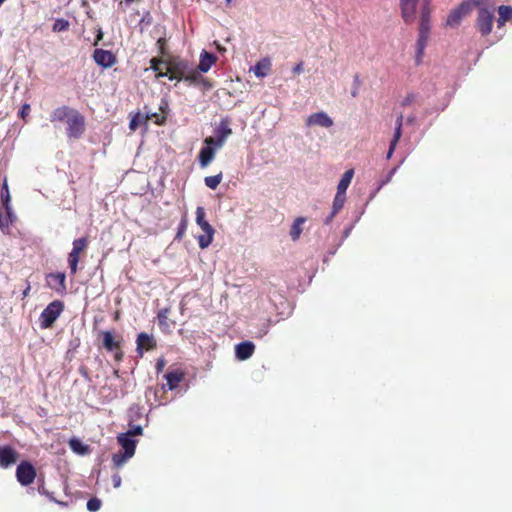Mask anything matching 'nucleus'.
I'll use <instances>...</instances> for the list:
<instances>
[{
	"mask_svg": "<svg viewBox=\"0 0 512 512\" xmlns=\"http://www.w3.org/2000/svg\"><path fill=\"white\" fill-rule=\"evenodd\" d=\"M47 285L59 294L66 292V276L62 272L49 273L46 277Z\"/></svg>",
	"mask_w": 512,
	"mask_h": 512,
	"instance_id": "12",
	"label": "nucleus"
},
{
	"mask_svg": "<svg viewBox=\"0 0 512 512\" xmlns=\"http://www.w3.org/2000/svg\"><path fill=\"white\" fill-rule=\"evenodd\" d=\"M69 26H70V24H69L68 20L60 18V19L55 20V22L52 26V30L54 32L66 31V30H68Z\"/></svg>",
	"mask_w": 512,
	"mask_h": 512,
	"instance_id": "38",
	"label": "nucleus"
},
{
	"mask_svg": "<svg viewBox=\"0 0 512 512\" xmlns=\"http://www.w3.org/2000/svg\"><path fill=\"white\" fill-rule=\"evenodd\" d=\"M148 119H150L148 115L143 117L140 113H136L130 120V130L135 131L139 127L140 123L146 122Z\"/></svg>",
	"mask_w": 512,
	"mask_h": 512,
	"instance_id": "33",
	"label": "nucleus"
},
{
	"mask_svg": "<svg viewBox=\"0 0 512 512\" xmlns=\"http://www.w3.org/2000/svg\"><path fill=\"white\" fill-rule=\"evenodd\" d=\"M69 446L74 452L79 454H85L88 451L87 446L83 445L82 442L76 438L70 439Z\"/></svg>",
	"mask_w": 512,
	"mask_h": 512,
	"instance_id": "34",
	"label": "nucleus"
},
{
	"mask_svg": "<svg viewBox=\"0 0 512 512\" xmlns=\"http://www.w3.org/2000/svg\"><path fill=\"white\" fill-rule=\"evenodd\" d=\"M99 336L102 338V347L107 352L113 353V357L116 362H121L124 358L122 337L115 335L113 331H101Z\"/></svg>",
	"mask_w": 512,
	"mask_h": 512,
	"instance_id": "2",
	"label": "nucleus"
},
{
	"mask_svg": "<svg viewBox=\"0 0 512 512\" xmlns=\"http://www.w3.org/2000/svg\"><path fill=\"white\" fill-rule=\"evenodd\" d=\"M403 114L400 113L396 118V127L393 135V139L390 142L389 150L387 152V159H390L395 151V148L402 136V126H403Z\"/></svg>",
	"mask_w": 512,
	"mask_h": 512,
	"instance_id": "18",
	"label": "nucleus"
},
{
	"mask_svg": "<svg viewBox=\"0 0 512 512\" xmlns=\"http://www.w3.org/2000/svg\"><path fill=\"white\" fill-rule=\"evenodd\" d=\"M122 479L118 473L112 475V484L114 488H119L121 486Z\"/></svg>",
	"mask_w": 512,
	"mask_h": 512,
	"instance_id": "44",
	"label": "nucleus"
},
{
	"mask_svg": "<svg viewBox=\"0 0 512 512\" xmlns=\"http://www.w3.org/2000/svg\"><path fill=\"white\" fill-rule=\"evenodd\" d=\"M303 62H300L298 63L297 65L294 66L293 68V73L294 74H300L303 72Z\"/></svg>",
	"mask_w": 512,
	"mask_h": 512,
	"instance_id": "49",
	"label": "nucleus"
},
{
	"mask_svg": "<svg viewBox=\"0 0 512 512\" xmlns=\"http://www.w3.org/2000/svg\"><path fill=\"white\" fill-rule=\"evenodd\" d=\"M470 12L468 3H461L456 9L450 12L447 17L446 24L451 27L458 26L462 18Z\"/></svg>",
	"mask_w": 512,
	"mask_h": 512,
	"instance_id": "15",
	"label": "nucleus"
},
{
	"mask_svg": "<svg viewBox=\"0 0 512 512\" xmlns=\"http://www.w3.org/2000/svg\"><path fill=\"white\" fill-rule=\"evenodd\" d=\"M413 121H414V117H408L407 118V122L408 123H413Z\"/></svg>",
	"mask_w": 512,
	"mask_h": 512,
	"instance_id": "57",
	"label": "nucleus"
},
{
	"mask_svg": "<svg viewBox=\"0 0 512 512\" xmlns=\"http://www.w3.org/2000/svg\"><path fill=\"white\" fill-rule=\"evenodd\" d=\"M29 111H30V105L24 104L20 110V117H22L24 119L25 116L29 113Z\"/></svg>",
	"mask_w": 512,
	"mask_h": 512,
	"instance_id": "47",
	"label": "nucleus"
},
{
	"mask_svg": "<svg viewBox=\"0 0 512 512\" xmlns=\"http://www.w3.org/2000/svg\"><path fill=\"white\" fill-rule=\"evenodd\" d=\"M199 72L200 71L198 68L194 69L189 65L188 72L184 76L183 80L188 81L190 83H196L200 78Z\"/></svg>",
	"mask_w": 512,
	"mask_h": 512,
	"instance_id": "37",
	"label": "nucleus"
},
{
	"mask_svg": "<svg viewBox=\"0 0 512 512\" xmlns=\"http://www.w3.org/2000/svg\"><path fill=\"white\" fill-rule=\"evenodd\" d=\"M418 1L419 0H400L401 15L406 24L414 22Z\"/></svg>",
	"mask_w": 512,
	"mask_h": 512,
	"instance_id": "14",
	"label": "nucleus"
},
{
	"mask_svg": "<svg viewBox=\"0 0 512 512\" xmlns=\"http://www.w3.org/2000/svg\"><path fill=\"white\" fill-rule=\"evenodd\" d=\"M215 156V150L211 145L201 148L199 153V162L201 167H206L210 164Z\"/></svg>",
	"mask_w": 512,
	"mask_h": 512,
	"instance_id": "25",
	"label": "nucleus"
},
{
	"mask_svg": "<svg viewBox=\"0 0 512 512\" xmlns=\"http://www.w3.org/2000/svg\"><path fill=\"white\" fill-rule=\"evenodd\" d=\"M46 496H47L51 501H54V502H56V503H58V504H61V505H64V503H63V502H60V501H58V500H56V499L54 498L53 493L49 492V495H46Z\"/></svg>",
	"mask_w": 512,
	"mask_h": 512,
	"instance_id": "53",
	"label": "nucleus"
},
{
	"mask_svg": "<svg viewBox=\"0 0 512 512\" xmlns=\"http://www.w3.org/2000/svg\"><path fill=\"white\" fill-rule=\"evenodd\" d=\"M64 310V304L62 301L55 300L47 305L42 311L39 317L40 327L42 329L51 328L57 318Z\"/></svg>",
	"mask_w": 512,
	"mask_h": 512,
	"instance_id": "4",
	"label": "nucleus"
},
{
	"mask_svg": "<svg viewBox=\"0 0 512 512\" xmlns=\"http://www.w3.org/2000/svg\"><path fill=\"white\" fill-rule=\"evenodd\" d=\"M165 360L163 358L161 359H158L157 363H156V371L157 373H160L163 371L164 367H165Z\"/></svg>",
	"mask_w": 512,
	"mask_h": 512,
	"instance_id": "45",
	"label": "nucleus"
},
{
	"mask_svg": "<svg viewBox=\"0 0 512 512\" xmlns=\"http://www.w3.org/2000/svg\"><path fill=\"white\" fill-rule=\"evenodd\" d=\"M396 171H397V167H394L393 169H391L390 172L387 175V178L382 182L381 186H383V185L387 184L388 182H390Z\"/></svg>",
	"mask_w": 512,
	"mask_h": 512,
	"instance_id": "46",
	"label": "nucleus"
},
{
	"mask_svg": "<svg viewBox=\"0 0 512 512\" xmlns=\"http://www.w3.org/2000/svg\"><path fill=\"white\" fill-rule=\"evenodd\" d=\"M37 476L35 467L28 461H22L16 468L17 481L22 486L32 484Z\"/></svg>",
	"mask_w": 512,
	"mask_h": 512,
	"instance_id": "7",
	"label": "nucleus"
},
{
	"mask_svg": "<svg viewBox=\"0 0 512 512\" xmlns=\"http://www.w3.org/2000/svg\"><path fill=\"white\" fill-rule=\"evenodd\" d=\"M196 223L203 231V234L197 237L198 245L201 249H206L213 241L215 229L205 219V210L201 206L196 209Z\"/></svg>",
	"mask_w": 512,
	"mask_h": 512,
	"instance_id": "3",
	"label": "nucleus"
},
{
	"mask_svg": "<svg viewBox=\"0 0 512 512\" xmlns=\"http://www.w3.org/2000/svg\"><path fill=\"white\" fill-rule=\"evenodd\" d=\"M79 372L86 378V379H89V375H88V371H87V368L82 366L80 367L79 369Z\"/></svg>",
	"mask_w": 512,
	"mask_h": 512,
	"instance_id": "52",
	"label": "nucleus"
},
{
	"mask_svg": "<svg viewBox=\"0 0 512 512\" xmlns=\"http://www.w3.org/2000/svg\"><path fill=\"white\" fill-rule=\"evenodd\" d=\"M201 82H202L204 85H206L207 87H209V88L211 87V84H210L207 80H205L204 78H201Z\"/></svg>",
	"mask_w": 512,
	"mask_h": 512,
	"instance_id": "56",
	"label": "nucleus"
},
{
	"mask_svg": "<svg viewBox=\"0 0 512 512\" xmlns=\"http://www.w3.org/2000/svg\"><path fill=\"white\" fill-rule=\"evenodd\" d=\"M346 200V195L341 193H336L333 201L332 210L334 213H338L344 206Z\"/></svg>",
	"mask_w": 512,
	"mask_h": 512,
	"instance_id": "36",
	"label": "nucleus"
},
{
	"mask_svg": "<svg viewBox=\"0 0 512 512\" xmlns=\"http://www.w3.org/2000/svg\"><path fill=\"white\" fill-rule=\"evenodd\" d=\"M118 443L122 446L124 449V452L128 456H133L136 449V442L131 439V436L127 435L126 433H121L117 436Z\"/></svg>",
	"mask_w": 512,
	"mask_h": 512,
	"instance_id": "23",
	"label": "nucleus"
},
{
	"mask_svg": "<svg viewBox=\"0 0 512 512\" xmlns=\"http://www.w3.org/2000/svg\"><path fill=\"white\" fill-rule=\"evenodd\" d=\"M353 175H354V171L353 169H349L347 170L341 177L339 183H338V186H337V193H341V194H345L346 195V190L347 188L349 187L351 181H352V178H353Z\"/></svg>",
	"mask_w": 512,
	"mask_h": 512,
	"instance_id": "27",
	"label": "nucleus"
},
{
	"mask_svg": "<svg viewBox=\"0 0 512 512\" xmlns=\"http://www.w3.org/2000/svg\"><path fill=\"white\" fill-rule=\"evenodd\" d=\"M89 244L88 237L77 238L73 241L72 250L68 254V265L70 268L71 275H75L78 270V263L80 260L81 253L85 252Z\"/></svg>",
	"mask_w": 512,
	"mask_h": 512,
	"instance_id": "6",
	"label": "nucleus"
},
{
	"mask_svg": "<svg viewBox=\"0 0 512 512\" xmlns=\"http://www.w3.org/2000/svg\"><path fill=\"white\" fill-rule=\"evenodd\" d=\"M75 111L74 108L69 107L67 105H63L60 107L55 108L51 114H50V121L51 122H67L69 117L72 115V113Z\"/></svg>",
	"mask_w": 512,
	"mask_h": 512,
	"instance_id": "19",
	"label": "nucleus"
},
{
	"mask_svg": "<svg viewBox=\"0 0 512 512\" xmlns=\"http://www.w3.org/2000/svg\"><path fill=\"white\" fill-rule=\"evenodd\" d=\"M38 492L41 495H49V491L45 488L44 481L38 486Z\"/></svg>",
	"mask_w": 512,
	"mask_h": 512,
	"instance_id": "50",
	"label": "nucleus"
},
{
	"mask_svg": "<svg viewBox=\"0 0 512 512\" xmlns=\"http://www.w3.org/2000/svg\"><path fill=\"white\" fill-rule=\"evenodd\" d=\"M18 452L11 446H0V467L8 468L18 460Z\"/></svg>",
	"mask_w": 512,
	"mask_h": 512,
	"instance_id": "13",
	"label": "nucleus"
},
{
	"mask_svg": "<svg viewBox=\"0 0 512 512\" xmlns=\"http://www.w3.org/2000/svg\"><path fill=\"white\" fill-rule=\"evenodd\" d=\"M217 57L207 51H203L200 55L198 69L200 72L206 73L210 70L211 66L216 62Z\"/></svg>",
	"mask_w": 512,
	"mask_h": 512,
	"instance_id": "24",
	"label": "nucleus"
},
{
	"mask_svg": "<svg viewBox=\"0 0 512 512\" xmlns=\"http://www.w3.org/2000/svg\"><path fill=\"white\" fill-rule=\"evenodd\" d=\"M166 62L161 58H152L150 61V68L157 72L160 69V66L165 64Z\"/></svg>",
	"mask_w": 512,
	"mask_h": 512,
	"instance_id": "42",
	"label": "nucleus"
},
{
	"mask_svg": "<svg viewBox=\"0 0 512 512\" xmlns=\"http://www.w3.org/2000/svg\"><path fill=\"white\" fill-rule=\"evenodd\" d=\"M184 377H185V373L180 368L169 371L164 375V378L167 381V386H168L169 390L176 389L179 386L180 382L183 381Z\"/></svg>",
	"mask_w": 512,
	"mask_h": 512,
	"instance_id": "20",
	"label": "nucleus"
},
{
	"mask_svg": "<svg viewBox=\"0 0 512 512\" xmlns=\"http://www.w3.org/2000/svg\"><path fill=\"white\" fill-rule=\"evenodd\" d=\"M189 62L180 58H173L167 61V70L170 80L181 81L188 72Z\"/></svg>",
	"mask_w": 512,
	"mask_h": 512,
	"instance_id": "8",
	"label": "nucleus"
},
{
	"mask_svg": "<svg viewBox=\"0 0 512 512\" xmlns=\"http://www.w3.org/2000/svg\"><path fill=\"white\" fill-rule=\"evenodd\" d=\"M6 0H0V7L2 6V4L5 2Z\"/></svg>",
	"mask_w": 512,
	"mask_h": 512,
	"instance_id": "59",
	"label": "nucleus"
},
{
	"mask_svg": "<svg viewBox=\"0 0 512 512\" xmlns=\"http://www.w3.org/2000/svg\"><path fill=\"white\" fill-rule=\"evenodd\" d=\"M136 344V351L140 356H142L145 351L153 350L157 346L155 338L145 332L138 334Z\"/></svg>",
	"mask_w": 512,
	"mask_h": 512,
	"instance_id": "11",
	"label": "nucleus"
},
{
	"mask_svg": "<svg viewBox=\"0 0 512 512\" xmlns=\"http://www.w3.org/2000/svg\"><path fill=\"white\" fill-rule=\"evenodd\" d=\"M271 60L269 58H263L258 61L254 67L251 68L253 73L258 78H264L271 71Z\"/></svg>",
	"mask_w": 512,
	"mask_h": 512,
	"instance_id": "22",
	"label": "nucleus"
},
{
	"mask_svg": "<svg viewBox=\"0 0 512 512\" xmlns=\"http://www.w3.org/2000/svg\"><path fill=\"white\" fill-rule=\"evenodd\" d=\"M306 221V218L304 217H297L292 226H291V229H290V236L292 238V240L296 241L297 239H299L301 233H302V225L305 223Z\"/></svg>",
	"mask_w": 512,
	"mask_h": 512,
	"instance_id": "28",
	"label": "nucleus"
},
{
	"mask_svg": "<svg viewBox=\"0 0 512 512\" xmlns=\"http://www.w3.org/2000/svg\"><path fill=\"white\" fill-rule=\"evenodd\" d=\"M94 61L104 68H109L113 66L116 62L115 55L108 50L104 49H95L93 53Z\"/></svg>",
	"mask_w": 512,
	"mask_h": 512,
	"instance_id": "16",
	"label": "nucleus"
},
{
	"mask_svg": "<svg viewBox=\"0 0 512 512\" xmlns=\"http://www.w3.org/2000/svg\"><path fill=\"white\" fill-rule=\"evenodd\" d=\"M494 15L487 8H481L477 17V28L483 36L492 31Z\"/></svg>",
	"mask_w": 512,
	"mask_h": 512,
	"instance_id": "10",
	"label": "nucleus"
},
{
	"mask_svg": "<svg viewBox=\"0 0 512 512\" xmlns=\"http://www.w3.org/2000/svg\"><path fill=\"white\" fill-rule=\"evenodd\" d=\"M356 95H357V91H356V90H353V91H352V96H353V97H356Z\"/></svg>",
	"mask_w": 512,
	"mask_h": 512,
	"instance_id": "58",
	"label": "nucleus"
},
{
	"mask_svg": "<svg viewBox=\"0 0 512 512\" xmlns=\"http://www.w3.org/2000/svg\"><path fill=\"white\" fill-rule=\"evenodd\" d=\"M30 291V284L27 285L26 289L23 291V297H27Z\"/></svg>",
	"mask_w": 512,
	"mask_h": 512,
	"instance_id": "55",
	"label": "nucleus"
},
{
	"mask_svg": "<svg viewBox=\"0 0 512 512\" xmlns=\"http://www.w3.org/2000/svg\"><path fill=\"white\" fill-rule=\"evenodd\" d=\"M431 7L430 0H425L420 15L419 21V38L417 40V60L419 61L423 54L424 49L427 46L429 35H430V20H431Z\"/></svg>",
	"mask_w": 512,
	"mask_h": 512,
	"instance_id": "1",
	"label": "nucleus"
},
{
	"mask_svg": "<svg viewBox=\"0 0 512 512\" xmlns=\"http://www.w3.org/2000/svg\"><path fill=\"white\" fill-rule=\"evenodd\" d=\"M336 214L337 213H334V210H332L331 213L329 214V216L324 220V224L329 225L332 222V220Z\"/></svg>",
	"mask_w": 512,
	"mask_h": 512,
	"instance_id": "51",
	"label": "nucleus"
},
{
	"mask_svg": "<svg viewBox=\"0 0 512 512\" xmlns=\"http://www.w3.org/2000/svg\"><path fill=\"white\" fill-rule=\"evenodd\" d=\"M16 220V216L13 214L12 210H5V214L2 212V208L0 207V230L5 231L8 230L10 225Z\"/></svg>",
	"mask_w": 512,
	"mask_h": 512,
	"instance_id": "26",
	"label": "nucleus"
},
{
	"mask_svg": "<svg viewBox=\"0 0 512 512\" xmlns=\"http://www.w3.org/2000/svg\"><path fill=\"white\" fill-rule=\"evenodd\" d=\"M222 178H223V175H222V172H220L217 175L205 177L204 182L208 188L215 190L221 183Z\"/></svg>",
	"mask_w": 512,
	"mask_h": 512,
	"instance_id": "32",
	"label": "nucleus"
},
{
	"mask_svg": "<svg viewBox=\"0 0 512 512\" xmlns=\"http://www.w3.org/2000/svg\"><path fill=\"white\" fill-rule=\"evenodd\" d=\"M307 126H320L329 128L333 125V120L325 112L311 114L306 120Z\"/></svg>",
	"mask_w": 512,
	"mask_h": 512,
	"instance_id": "17",
	"label": "nucleus"
},
{
	"mask_svg": "<svg viewBox=\"0 0 512 512\" xmlns=\"http://www.w3.org/2000/svg\"><path fill=\"white\" fill-rule=\"evenodd\" d=\"M152 117H155V118H156V121H155V122H156L157 124H162V123H163V121H164V119H165L164 117H162V118H161V120H160V119H159V117H158V115H157L156 113H154V114L152 115Z\"/></svg>",
	"mask_w": 512,
	"mask_h": 512,
	"instance_id": "54",
	"label": "nucleus"
},
{
	"mask_svg": "<svg viewBox=\"0 0 512 512\" xmlns=\"http://www.w3.org/2000/svg\"><path fill=\"white\" fill-rule=\"evenodd\" d=\"M165 65L167 66V62L165 63ZM168 76L169 77V72L168 70L166 69V71H163L161 68L159 69V71L156 72V78H162V77H166Z\"/></svg>",
	"mask_w": 512,
	"mask_h": 512,
	"instance_id": "48",
	"label": "nucleus"
},
{
	"mask_svg": "<svg viewBox=\"0 0 512 512\" xmlns=\"http://www.w3.org/2000/svg\"><path fill=\"white\" fill-rule=\"evenodd\" d=\"M255 351V345L250 341L241 342L236 345L235 353L239 360H247Z\"/></svg>",
	"mask_w": 512,
	"mask_h": 512,
	"instance_id": "21",
	"label": "nucleus"
},
{
	"mask_svg": "<svg viewBox=\"0 0 512 512\" xmlns=\"http://www.w3.org/2000/svg\"><path fill=\"white\" fill-rule=\"evenodd\" d=\"M232 134V130L229 127V123L226 120H222L216 129V137H207L204 142L206 145H215L222 147L228 136Z\"/></svg>",
	"mask_w": 512,
	"mask_h": 512,
	"instance_id": "9",
	"label": "nucleus"
},
{
	"mask_svg": "<svg viewBox=\"0 0 512 512\" xmlns=\"http://www.w3.org/2000/svg\"><path fill=\"white\" fill-rule=\"evenodd\" d=\"M498 14H499L498 24L501 26L506 21H509L512 19V7L506 6V5H501L498 7Z\"/></svg>",
	"mask_w": 512,
	"mask_h": 512,
	"instance_id": "30",
	"label": "nucleus"
},
{
	"mask_svg": "<svg viewBox=\"0 0 512 512\" xmlns=\"http://www.w3.org/2000/svg\"><path fill=\"white\" fill-rule=\"evenodd\" d=\"M170 312L169 308L161 309L157 314L159 327L165 331L171 328V324L169 323L168 314Z\"/></svg>",
	"mask_w": 512,
	"mask_h": 512,
	"instance_id": "29",
	"label": "nucleus"
},
{
	"mask_svg": "<svg viewBox=\"0 0 512 512\" xmlns=\"http://www.w3.org/2000/svg\"><path fill=\"white\" fill-rule=\"evenodd\" d=\"M100 507H101V501H100V499H98L96 497L89 499L87 502V509L90 512H96L100 509Z\"/></svg>",
	"mask_w": 512,
	"mask_h": 512,
	"instance_id": "40",
	"label": "nucleus"
},
{
	"mask_svg": "<svg viewBox=\"0 0 512 512\" xmlns=\"http://www.w3.org/2000/svg\"><path fill=\"white\" fill-rule=\"evenodd\" d=\"M131 457L132 456H128L125 452L115 453L112 456L113 465L116 468H120Z\"/></svg>",
	"mask_w": 512,
	"mask_h": 512,
	"instance_id": "35",
	"label": "nucleus"
},
{
	"mask_svg": "<svg viewBox=\"0 0 512 512\" xmlns=\"http://www.w3.org/2000/svg\"><path fill=\"white\" fill-rule=\"evenodd\" d=\"M415 100V95L410 93V94H407L406 97L402 100L401 102V105L403 107H407V106H410Z\"/></svg>",
	"mask_w": 512,
	"mask_h": 512,
	"instance_id": "43",
	"label": "nucleus"
},
{
	"mask_svg": "<svg viewBox=\"0 0 512 512\" xmlns=\"http://www.w3.org/2000/svg\"><path fill=\"white\" fill-rule=\"evenodd\" d=\"M66 125V135L69 139H79L85 133V117L76 109L67 120Z\"/></svg>",
	"mask_w": 512,
	"mask_h": 512,
	"instance_id": "5",
	"label": "nucleus"
},
{
	"mask_svg": "<svg viewBox=\"0 0 512 512\" xmlns=\"http://www.w3.org/2000/svg\"><path fill=\"white\" fill-rule=\"evenodd\" d=\"M143 429L140 425H130L129 430L126 432L127 435L133 437L142 435Z\"/></svg>",
	"mask_w": 512,
	"mask_h": 512,
	"instance_id": "41",
	"label": "nucleus"
},
{
	"mask_svg": "<svg viewBox=\"0 0 512 512\" xmlns=\"http://www.w3.org/2000/svg\"><path fill=\"white\" fill-rule=\"evenodd\" d=\"M186 230H187V219L184 217L179 226H178V229H177V233H176V236H175V239L176 240H181L185 233H186Z\"/></svg>",
	"mask_w": 512,
	"mask_h": 512,
	"instance_id": "39",
	"label": "nucleus"
},
{
	"mask_svg": "<svg viewBox=\"0 0 512 512\" xmlns=\"http://www.w3.org/2000/svg\"><path fill=\"white\" fill-rule=\"evenodd\" d=\"M1 201H2L4 210H12V207L10 204L11 197H10V192H9V188H8L6 179L4 180V183H3V186L1 189Z\"/></svg>",
	"mask_w": 512,
	"mask_h": 512,
	"instance_id": "31",
	"label": "nucleus"
}]
</instances>
